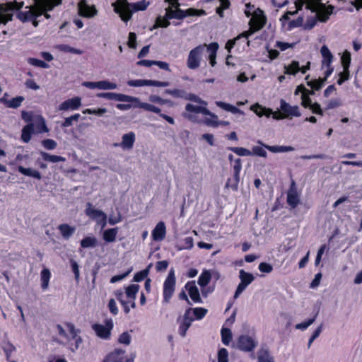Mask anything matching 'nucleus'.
Listing matches in <instances>:
<instances>
[{"label": "nucleus", "instance_id": "obj_20", "mask_svg": "<svg viewBox=\"0 0 362 362\" xmlns=\"http://www.w3.org/2000/svg\"><path fill=\"white\" fill-rule=\"evenodd\" d=\"M125 355V350L116 348L105 357L103 362H125V360L128 358Z\"/></svg>", "mask_w": 362, "mask_h": 362}, {"label": "nucleus", "instance_id": "obj_28", "mask_svg": "<svg viewBox=\"0 0 362 362\" xmlns=\"http://www.w3.org/2000/svg\"><path fill=\"white\" fill-rule=\"evenodd\" d=\"M250 110L253 111L258 117L265 116L267 117H269L272 114V109L263 107L259 103H255V105H251Z\"/></svg>", "mask_w": 362, "mask_h": 362}, {"label": "nucleus", "instance_id": "obj_22", "mask_svg": "<svg viewBox=\"0 0 362 362\" xmlns=\"http://www.w3.org/2000/svg\"><path fill=\"white\" fill-rule=\"evenodd\" d=\"M166 226L163 221H159L151 231V237L154 241L160 242L165 238Z\"/></svg>", "mask_w": 362, "mask_h": 362}, {"label": "nucleus", "instance_id": "obj_49", "mask_svg": "<svg viewBox=\"0 0 362 362\" xmlns=\"http://www.w3.org/2000/svg\"><path fill=\"white\" fill-rule=\"evenodd\" d=\"M325 81L326 80L324 78H320L318 79L308 81L307 85L313 89L312 91L318 90L322 88Z\"/></svg>", "mask_w": 362, "mask_h": 362}, {"label": "nucleus", "instance_id": "obj_34", "mask_svg": "<svg viewBox=\"0 0 362 362\" xmlns=\"http://www.w3.org/2000/svg\"><path fill=\"white\" fill-rule=\"evenodd\" d=\"M97 97L103 98L109 100H113L116 101H122L124 102L125 98H127V95L122 93H116L112 92L107 93H100L97 94Z\"/></svg>", "mask_w": 362, "mask_h": 362}, {"label": "nucleus", "instance_id": "obj_52", "mask_svg": "<svg viewBox=\"0 0 362 362\" xmlns=\"http://www.w3.org/2000/svg\"><path fill=\"white\" fill-rule=\"evenodd\" d=\"M40 154L44 160L49 161L51 163H57L65 160V158L64 157L59 156L49 155L45 152H41Z\"/></svg>", "mask_w": 362, "mask_h": 362}, {"label": "nucleus", "instance_id": "obj_24", "mask_svg": "<svg viewBox=\"0 0 362 362\" xmlns=\"http://www.w3.org/2000/svg\"><path fill=\"white\" fill-rule=\"evenodd\" d=\"M185 287L193 302L195 303H202V300L199 294V291L195 284V281L187 282Z\"/></svg>", "mask_w": 362, "mask_h": 362}, {"label": "nucleus", "instance_id": "obj_55", "mask_svg": "<svg viewBox=\"0 0 362 362\" xmlns=\"http://www.w3.org/2000/svg\"><path fill=\"white\" fill-rule=\"evenodd\" d=\"M28 62L30 65L40 67V68H44V69H47L49 66L46 62H45L40 59H37L36 58H32V57L28 58Z\"/></svg>", "mask_w": 362, "mask_h": 362}, {"label": "nucleus", "instance_id": "obj_33", "mask_svg": "<svg viewBox=\"0 0 362 362\" xmlns=\"http://www.w3.org/2000/svg\"><path fill=\"white\" fill-rule=\"evenodd\" d=\"M31 124H34L37 132H47L49 131L45 119L41 115H35L33 122Z\"/></svg>", "mask_w": 362, "mask_h": 362}, {"label": "nucleus", "instance_id": "obj_6", "mask_svg": "<svg viewBox=\"0 0 362 362\" xmlns=\"http://www.w3.org/2000/svg\"><path fill=\"white\" fill-rule=\"evenodd\" d=\"M191 100L197 102L199 105H194L189 103L186 105L185 117L194 122L200 123L201 120L197 118L196 114H209V110L207 109V103L197 96L190 97Z\"/></svg>", "mask_w": 362, "mask_h": 362}, {"label": "nucleus", "instance_id": "obj_12", "mask_svg": "<svg viewBox=\"0 0 362 362\" xmlns=\"http://www.w3.org/2000/svg\"><path fill=\"white\" fill-rule=\"evenodd\" d=\"M207 45H202L192 49L188 55L187 65L190 69H195L200 65L203 53L206 49Z\"/></svg>", "mask_w": 362, "mask_h": 362}, {"label": "nucleus", "instance_id": "obj_8", "mask_svg": "<svg viewBox=\"0 0 362 362\" xmlns=\"http://www.w3.org/2000/svg\"><path fill=\"white\" fill-rule=\"evenodd\" d=\"M165 1L169 4V6L165 8V11H167V16L170 18L182 19L187 15H195V13L197 12V11L192 8L188 9L186 12L180 9L178 0H165Z\"/></svg>", "mask_w": 362, "mask_h": 362}, {"label": "nucleus", "instance_id": "obj_4", "mask_svg": "<svg viewBox=\"0 0 362 362\" xmlns=\"http://www.w3.org/2000/svg\"><path fill=\"white\" fill-rule=\"evenodd\" d=\"M55 332L57 334V341L62 344L69 346L72 351L78 349L82 342L81 337L78 336L77 331L72 324H66L64 326L57 325L55 327Z\"/></svg>", "mask_w": 362, "mask_h": 362}, {"label": "nucleus", "instance_id": "obj_56", "mask_svg": "<svg viewBox=\"0 0 362 362\" xmlns=\"http://www.w3.org/2000/svg\"><path fill=\"white\" fill-rule=\"evenodd\" d=\"M58 49L64 52L73 53L76 54H81L83 52L81 49L71 47L67 45H60Z\"/></svg>", "mask_w": 362, "mask_h": 362}, {"label": "nucleus", "instance_id": "obj_63", "mask_svg": "<svg viewBox=\"0 0 362 362\" xmlns=\"http://www.w3.org/2000/svg\"><path fill=\"white\" fill-rule=\"evenodd\" d=\"M165 93L175 98H183L185 95L184 91L180 89H168Z\"/></svg>", "mask_w": 362, "mask_h": 362}, {"label": "nucleus", "instance_id": "obj_19", "mask_svg": "<svg viewBox=\"0 0 362 362\" xmlns=\"http://www.w3.org/2000/svg\"><path fill=\"white\" fill-rule=\"evenodd\" d=\"M280 110L284 112L286 118L298 117L301 115L298 106H292L284 100L280 101Z\"/></svg>", "mask_w": 362, "mask_h": 362}, {"label": "nucleus", "instance_id": "obj_39", "mask_svg": "<svg viewBox=\"0 0 362 362\" xmlns=\"http://www.w3.org/2000/svg\"><path fill=\"white\" fill-rule=\"evenodd\" d=\"M192 318L186 317L185 313L184 314L183 320L180 324L178 332L179 334L182 337H185L187 331L190 327L192 322Z\"/></svg>", "mask_w": 362, "mask_h": 362}, {"label": "nucleus", "instance_id": "obj_43", "mask_svg": "<svg viewBox=\"0 0 362 362\" xmlns=\"http://www.w3.org/2000/svg\"><path fill=\"white\" fill-rule=\"evenodd\" d=\"M18 170L21 174L24 175L32 177L38 180L41 179L40 173L36 170L30 168H26L23 166H19Z\"/></svg>", "mask_w": 362, "mask_h": 362}, {"label": "nucleus", "instance_id": "obj_30", "mask_svg": "<svg viewBox=\"0 0 362 362\" xmlns=\"http://www.w3.org/2000/svg\"><path fill=\"white\" fill-rule=\"evenodd\" d=\"M204 116H206V117L204 119H200L201 122L212 127H217L220 125L221 122L217 115L209 111V114H204Z\"/></svg>", "mask_w": 362, "mask_h": 362}, {"label": "nucleus", "instance_id": "obj_29", "mask_svg": "<svg viewBox=\"0 0 362 362\" xmlns=\"http://www.w3.org/2000/svg\"><path fill=\"white\" fill-rule=\"evenodd\" d=\"M320 53L322 57V65L321 66H327L332 65L333 62V54L328 49L326 45H323L320 49Z\"/></svg>", "mask_w": 362, "mask_h": 362}, {"label": "nucleus", "instance_id": "obj_5", "mask_svg": "<svg viewBox=\"0 0 362 362\" xmlns=\"http://www.w3.org/2000/svg\"><path fill=\"white\" fill-rule=\"evenodd\" d=\"M140 286L137 284H131L125 287V291L117 290L115 291V296L119 301L126 313H129L131 308L136 306L135 300L136 294L139 291Z\"/></svg>", "mask_w": 362, "mask_h": 362}, {"label": "nucleus", "instance_id": "obj_25", "mask_svg": "<svg viewBox=\"0 0 362 362\" xmlns=\"http://www.w3.org/2000/svg\"><path fill=\"white\" fill-rule=\"evenodd\" d=\"M208 310L204 308H188L185 311V317L192 318V321L199 320L204 317Z\"/></svg>", "mask_w": 362, "mask_h": 362}, {"label": "nucleus", "instance_id": "obj_42", "mask_svg": "<svg viewBox=\"0 0 362 362\" xmlns=\"http://www.w3.org/2000/svg\"><path fill=\"white\" fill-rule=\"evenodd\" d=\"M98 240L93 235L86 236L81 240V247L83 248H92L97 245Z\"/></svg>", "mask_w": 362, "mask_h": 362}, {"label": "nucleus", "instance_id": "obj_41", "mask_svg": "<svg viewBox=\"0 0 362 362\" xmlns=\"http://www.w3.org/2000/svg\"><path fill=\"white\" fill-rule=\"evenodd\" d=\"M34 132V124H28L22 129L21 139L25 143L30 141L31 136Z\"/></svg>", "mask_w": 362, "mask_h": 362}, {"label": "nucleus", "instance_id": "obj_14", "mask_svg": "<svg viewBox=\"0 0 362 362\" xmlns=\"http://www.w3.org/2000/svg\"><path fill=\"white\" fill-rule=\"evenodd\" d=\"M124 102H130L131 104L129 105H132V108H141L154 113H160V112L159 107L148 103H142L136 97L127 95V98H125Z\"/></svg>", "mask_w": 362, "mask_h": 362}, {"label": "nucleus", "instance_id": "obj_17", "mask_svg": "<svg viewBox=\"0 0 362 362\" xmlns=\"http://www.w3.org/2000/svg\"><path fill=\"white\" fill-rule=\"evenodd\" d=\"M257 345L255 339L248 335H241L238 339V347L244 351H252Z\"/></svg>", "mask_w": 362, "mask_h": 362}, {"label": "nucleus", "instance_id": "obj_58", "mask_svg": "<svg viewBox=\"0 0 362 362\" xmlns=\"http://www.w3.org/2000/svg\"><path fill=\"white\" fill-rule=\"evenodd\" d=\"M127 84L129 86L132 87H141L148 86V80L145 79H137V80H130L127 81Z\"/></svg>", "mask_w": 362, "mask_h": 362}, {"label": "nucleus", "instance_id": "obj_64", "mask_svg": "<svg viewBox=\"0 0 362 362\" xmlns=\"http://www.w3.org/2000/svg\"><path fill=\"white\" fill-rule=\"evenodd\" d=\"M228 351L222 348L218 353V362H228Z\"/></svg>", "mask_w": 362, "mask_h": 362}, {"label": "nucleus", "instance_id": "obj_13", "mask_svg": "<svg viewBox=\"0 0 362 362\" xmlns=\"http://www.w3.org/2000/svg\"><path fill=\"white\" fill-rule=\"evenodd\" d=\"M176 284L175 273L173 269H171L168 274V276L163 283V300L165 303H168L173 296Z\"/></svg>", "mask_w": 362, "mask_h": 362}, {"label": "nucleus", "instance_id": "obj_3", "mask_svg": "<svg viewBox=\"0 0 362 362\" xmlns=\"http://www.w3.org/2000/svg\"><path fill=\"white\" fill-rule=\"evenodd\" d=\"M150 2L146 0H141L130 4L127 0H117L112 4L114 11L119 15L124 22L129 21L134 12L143 11L146 10Z\"/></svg>", "mask_w": 362, "mask_h": 362}, {"label": "nucleus", "instance_id": "obj_16", "mask_svg": "<svg viewBox=\"0 0 362 362\" xmlns=\"http://www.w3.org/2000/svg\"><path fill=\"white\" fill-rule=\"evenodd\" d=\"M78 13L84 18H93L98 13V10L94 5L89 4L86 0H81L78 4Z\"/></svg>", "mask_w": 362, "mask_h": 362}, {"label": "nucleus", "instance_id": "obj_48", "mask_svg": "<svg viewBox=\"0 0 362 362\" xmlns=\"http://www.w3.org/2000/svg\"><path fill=\"white\" fill-rule=\"evenodd\" d=\"M117 88V83L110 82L109 81H98V89L100 90H115Z\"/></svg>", "mask_w": 362, "mask_h": 362}, {"label": "nucleus", "instance_id": "obj_7", "mask_svg": "<svg viewBox=\"0 0 362 362\" xmlns=\"http://www.w3.org/2000/svg\"><path fill=\"white\" fill-rule=\"evenodd\" d=\"M23 3L8 2L0 5V24H6L12 20L13 16L22 8Z\"/></svg>", "mask_w": 362, "mask_h": 362}, {"label": "nucleus", "instance_id": "obj_18", "mask_svg": "<svg viewBox=\"0 0 362 362\" xmlns=\"http://www.w3.org/2000/svg\"><path fill=\"white\" fill-rule=\"evenodd\" d=\"M310 68V62H308L305 66H300L298 61H292L289 64L284 66V74L296 75L298 71L305 74Z\"/></svg>", "mask_w": 362, "mask_h": 362}, {"label": "nucleus", "instance_id": "obj_26", "mask_svg": "<svg viewBox=\"0 0 362 362\" xmlns=\"http://www.w3.org/2000/svg\"><path fill=\"white\" fill-rule=\"evenodd\" d=\"M214 276L216 278H218V273L216 272H210L209 270H204L198 279V284L201 287L206 286L211 281V277Z\"/></svg>", "mask_w": 362, "mask_h": 362}, {"label": "nucleus", "instance_id": "obj_46", "mask_svg": "<svg viewBox=\"0 0 362 362\" xmlns=\"http://www.w3.org/2000/svg\"><path fill=\"white\" fill-rule=\"evenodd\" d=\"M59 230L64 238H69L74 233L75 228L68 224H62L59 226Z\"/></svg>", "mask_w": 362, "mask_h": 362}, {"label": "nucleus", "instance_id": "obj_61", "mask_svg": "<svg viewBox=\"0 0 362 362\" xmlns=\"http://www.w3.org/2000/svg\"><path fill=\"white\" fill-rule=\"evenodd\" d=\"M106 112H107V110L105 108L86 109L83 111V114H91V115H98V116H101Z\"/></svg>", "mask_w": 362, "mask_h": 362}, {"label": "nucleus", "instance_id": "obj_10", "mask_svg": "<svg viewBox=\"0 0 362 362\" xmlns=\"http://www.w3.org/2000/svg\"><path fill=\"white\" fill-rule=\"evenodd\" d=\"M113 327L114 322L112 319H106L103 324L95 323L92 325L95 335L103 340L110 339Z\"/></svg>", "mask_w": 362, "mask_h": 362}, {"label": "nucleus", "instance_id": "obj_53", "mask_svg": "<svg viewBox=\"0 0 362 362\" xmlns=\"http://www.w3.org/2000/svg\"><path fill=\"white\" fill-rule=\"evenodd\" d=\"M341 62L343 66V69L349 70V65L351 63V54L349 52H344L341 57Z\"/></svg>", "mask_w": 362, "mask_h": 362}, {"label": "nucleus", "instance_id": "obj_1", "mask_svg": "<svg viewBox=\"0 0 362 362\" xmlns=\"http://www.w3.org/2000/svg\"><path fill=\"white\" fill-rule=\"evenodd\" d=\"M294 4L296 10L293 11H289L285 13V14L280 18V21H281L283 25H284L285 21L289 19V16L297 14L305 4L307 9L315 13V16L310 18H308L307 21L304 24V28L307 30L312 29L315 25L317 21L326 22L329 19V16L332 13L334 9L332 6H327L320 0H295Z\"/></svg>", "mask_w": 362, "mask_h": 362}, {"label": "nucleus", "instance_id": "obj_11", "mask_svg": "<svg viewBox=\"0 0 362 362\" xmlns=\"http://www.w3.org/2000/svg\"><path fill=\"white\" fill-rule=\"evenodd\" d=\"M266 22V18L264 15V12L259 9L256 13L251 17L249 24L250 25L248 31L243 33V35L247 39L254 32L261 29Z\"/></svg>", "mask_w": 362, "mask_h": 362}, {"label": "nucleus", "instance_id": "obj_47", "mask_svg": "<svg viewBox=\"0 0 362 362\" xmlns=\"http://www.w3.org/2000/svg\"><path fill=\"white\" fill-rule=\"evenodd\" d=\"M259 362H274V358L267 349H260L257 356Z\"/></svg>", "mask_w": 362, "mask_h": 362}, {"label": "nucleus", "instance_id": "obj_23", "mask_svg": "<svg viewBox=\"0 0 362 362\" xmlns=\"http://www.w3.org/2000/svg\"><path fill=\"white\" fill-rule=\"evenodd\" d=\"M81 105V99L79 97H74L64 101L59 106V110L66 111L69 110H74L79 108Z\"/></svg>", "mask_w": 362, "mask_h": 362}, {"label": "nucleus", "instance_id": "obj_40", "mask_svg": "<svg viewBox=\"0 0 362 362\" xmlns=\"http://www.w3.org/2000/svg\"><path fill=\"white\" fill-rule=\"evenodd\" d=\"M1 347L5 353L6 359L9 361L12 354L16 351V346L9 341H4L1 343Z\"/></svg>", "mask_w": 362, "mask_h": 362}, {"label": "nucleus", "instance_id": "obj_57", "mask_svg": "<svg viewBox=\"0 0 362 362\" xmlns=\"http://www.w3.org/2000/svg\"><path fill=\"white\" fill-rule=\"evenodd\" d=\"M252 150L251 151L252 156L255 155V156H258L263 157V158H266L267 156V153L265 150L264 146L262 147V146H255L252 147Z\"/></svg>", "mask_w": 362, "mask_h": 362}, {"label": "nucleus", "instance_id": "obj_15", "mask_svg": "<svg viewBox=\"0 0 362 362\" xmlns=\"http://www.w3.org/2000/svg\"><path fill=\"white\" fill-rule=\"evenodd\" d=\"M239 278L240 283L238 284V288L235 292L234 298H238L239 296L245 291V289L250 285L254 280V276L252 274L246 272L241 269L239 272Z\"/></svg>", "mask_w": 362, "mask_h": 362}, {"label": "nucleus", "instance_id": "obj_59", "mask_svg": "<svg viewBox=\"0 0 362 362\" xmlns=\"http://www.w3.org/2000/svg\"><path fill=\"white\" fill-rule=\"evenodd\" d=\"M315 318L313 317V318L309 319L305 322L296 324L295 326V328L296 329L305 330L308 327H310L315 322Z\"/></svg>", "mask_w": 362, "mask_h": 362}, {"label": "nucleus", "instance_id": "obj_2", "mask_svg": "<svg viewBox=\"0 0 362 362\" xmlns=\"http://www.w3.org/2000/svg\"><path fill=\"white\" fill-rule=\"evenodd\" d=\"M61 2L62 0H34V5L25 6L24 11L18 13V18L23 22L32 21L33 25L36 27L38 25L37 18Z\"/></svg>", "mask_w": 362, "mask_h": 362}, {"label": "nucleus", "instance_id": "obj_35", "mask_svg": "<svg viewBox=\"0 0 362 362\" xmlns=\"http://www.w3.org/2000/svg\"><path fill=\"white\" fill-rule=\"evenodd\" d=\"M287 202L292 208H295L299 203V196L294 187H291L287 194Z\"/></svg>", "mask_w": 362, "mask_h": 362}, {"label": "nucleus", "instance_id": "obj_60", "mask_svg": "<svg viewBox=\"0 0 362 362\" xmlns=\"http://www.w3.org/2000/svg\"><path fill=\"white\" fill-rule=\"evenodd\" d=\"M313 93H309V92H307L305 93H303L301 95V105L304 107H310L312 105L311 99L310 98V95H312Z\"/></svg>", "mask_w": 362, "mask_h": 362}, {"label": "nucleus", "instance_id": "obj_54", "mask_svg": "<svg viewBox=\"0 0 362 362\" xmlns=\"http://www.w3.org/2000/svg\"><path fill=\"white\" fill-rule=\"evenodd\" d=\"M229 149L240 156H252V152L243 147H230Z\"/></svg>", "mask_w": 362, "mask_h": 362}, {"label": "nucleus", "instance_id": "obj_36", "mask_svg": "<svg viewBox=\"0 0 362 362\" xmlns=\"http://www.w3.org/2000/svg\"><path fill=\"white\" fill-rule=\"evenodd\" d=\"M117 233V228H109L103 232V238L106 243H113L116 240Z\"/></svg>", "mask_w": 362, "mask_h": 362}, {"label": "nucleus", "instance_id": "obj_50", "mask_svg": "<svg viewBox=\"0 0 362 362\" xmlns=\"http://www.w3.org/2000/svg\"><path fill=\"white\" fill-rule=\"evenodd\" d=\"M117 341L120 344L129 346L132 342V335L128 332H124L118 337Z\"/></svg>", "mask_w": 362, "mask_h": 362}, {"label": "nucleus", "instance_id": "obj_27", "mask_svg": "<svg viewBox=\"0 0 362 362\" xmlns=\"http://www.w3.org/2000/svg\"><path fill=\"white\" fill-rule=\"evenodd\" d=\"M194 247V239L192 237H185L177 240L175 248L178 251L191 250Z\"/></svg>", "mask_w": 362, "mask_h": 362}, {"label": "nucleus", "instance_id": "obj_51", "mask_svg": "<svg viewBox=\"0 0 362 362\" xmlns=\"http://www.w3.org/2000/svg\"><path fill=\"white\" fill-rule=\"evenodd\" d=\"M221 339L225 345H228L232 340V332L230 329L223 327L221 329Z\"/></svg>", "mask_w": 362, "mask_h": 362}, {"label": "nucleus", "instance_id": "obj_32", "mask_svg": "<svg viewBox=\"0 0 362 362\" xmlns=\"http://www.w3.org/2000/svg\"><path fill=\"white\" fill-rule=\"evenodd\" d=\"M218 48V45L215 42L211 43L206 46V52L208 53L209 63L211 66H214L216 64V57Z\"/></svg>", "mask_w": 362, "mask_h": 362}, {"label": "nucleus", "instance_id": "obj_9", "mask_svg": "<svg viewBox=\"0 0 362 362\" xmlns=\"http://www.w3.org/2000/svg\"><path fill=\"white\" fill-rule=\"evenodd\" d=\"M85 214L90 219L95 221L98 225L105 228L107 222V214L102 210L95 208L91 203H87Z\"/></svg>", "mask_w": 362, "mask_h": 362}, {"label": "nucleus", "instance_id": "obj_37", "mask_svg": "<svg viewBox=\"0 0 362 362\" xmlns=\"http://www.w3.org/2000/svg\"><path fill=\"white\" fill-rule=\"evenodd\" d=\"M24 100V98L22 96H18L11 100H7L3 98L0 100L1 103H4L6 107L11 108H17L21 106L22 102Z\"/></svg>", "mask_w": 362, "mask_h": 362}, {"label": "nucleus", "instance_id": "obj_45", "mask_svg": "<svg viewBox=\"0 0 362 362\" xmlns=\"http://www.w3.org/2000/svg\"><path fill=\"white\" fill-rule=\"evenodd\" d=\"M216 105L218 107L222 108L223 110H224L226 111L230 112L234 114H236V113H239V114H242V115L243 114V111H241L240 109H238V107H236L230 104H228V103H226L224 102H221V101H216Z\"/></svg>", "mask_w": 362, "mask_h": 362}, {"label": "nucleus", "instance_id": "obj_21", "mask_svg": "<svg viewBox=\"0 0 362 362\" xmlns=\"http://www.w3.org/2000/svg\"><path fill=\"white\" fill-rule=\"evenodd\" d=\"M135 140V134L133 132H129L122 135V141L119 144H115L114 146H119L123 150H131L134 146Z\"/></svg>", "mask_w": 362, "mask_h": 362}, {"label": "nucleus", "instance_id": "obj_31", "mask_svg": "<svg viewBox=\"0 0 362 362\" xmlns=\"http://www.w3.org/2000/svg\"><path fill=\"white\" fill-rule=\"evenodd\" d=\"M51 276V272L49 269L47 268H44L40 272V284L41 288L43 291H46L48 289Z\"/></svg>", "mask_w": 362, "mask_h": 362}, {"label": "nucleus", "instance_id": "obj_44", "mask_svg": "<svg viewBox=\"0 0 362 362\" xmlns=\"http://www.w3.org/2000/svg\"><path fill=\"white\" fill-rule=\"evenodd\" d=\"M170 18L167 16V11H165V15L164 16H159L156 18L153 29L167 28L170 25Z\"/></svg>", "mask_w": 362, "mask_h": 362}, {"label": "nucleus", "instance_id": "obj_38", "mask_svg": "<svg viewBox=\"0 0 362 362\" xmlns=\"http://www.w3.org/2000/svg\"><path fill=\"white\" fill-rule=\"evenodd\" d=\"M241 169H242L241 160L240 159L235 160V163H234V166H233L235 182L231 186V188L234 190H236L238 188V184L239 182L240 173Z\"/></svg>", "mask_w": 362, "mask_h": 362}, {"label": "nucleus", "instance_id": "obj_62", "mask_svg": "<svg viewBox=\"0 0 362 362\" xmlns=\"http://www.w3.org/2000/svg\"><path fill=\"white\" fill-rule=\"evenodd\" d=\"M220 6L216 8V13L221 16H223V10L228 8L230 5L229 0H219Z\"/></svg>", "mask_w": 362, "mask_h": 362}]
</instances>
